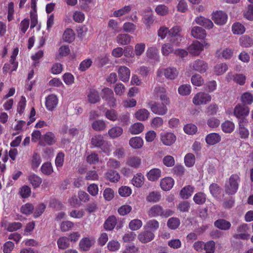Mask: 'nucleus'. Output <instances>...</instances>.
I'll return each instance as SVG.
<instances>
[{
  "label": "nucleus",
  "instance_id": "nucleus-1",
  "mask_svg": "<svg viewBox=\"0 0 253 253\" xmlns=\"http://www.w3.org/2000/svg\"><path fill=\"white\" fill-rule=\"evenodd\" d=\"M241 182L240 174H232L225 182L224 191L228 195H235L238 191Z\"/></svg>",
  "mask_w": 253,
  "mask_h": 253
},
{
  "label": "nucleus",
  "instance_id": "nucleus-2",
  "mask_svg": "<svg viewBox=\"0 0 253 253\" xmlns=\"http://www.w3.org/2000/svg\"><path fill=\"white\" fill-rule=\"evenodd\" d=\"M173 213L174 212L169 209L164 210L162 207L159 205L153 206L148 211V214L150 217L161 216L163 217H168L172 215Z\"/></svg>",
  "mask_w": 253,
  "mask_h": 253
},
{
  "label": "nucleus",
  "instance_id": "nucleus-3",
  "mask_svg": "<svg viewBox=\"0 0 253 253\" xmlns=\"http://www.w3.org/2000/svg\"><path fill=\"white\" fill-rule=\"evenodd\" d=\"M169 104V100H163L162 101L161 103L155 102L152 104H150V107L151 110L154 113L159 115H164L168 112L167 106Z\"/></svg>",
  "mask_w": 253,
  "mask_h": 253
},
{
  "label": "nucleus",
  "instance_id": "nucleus-4",
  "mask_svg": "<svg viewBox=\"0 0 253 253\" xmlns=\"http://www.w3.org/2000/svg\"><path fill=\"white\" fill-rule=\"evenodd\" d=\"M181 30L180 26H175L169 31V35L170 36V41L175 45H178L183 39L180 33Z\"/></svg>",
  "mask_w": 253,
  "mask_h": 253
},
{
  "label": "nucleus",
  "instance_id": "nucleus-5",
  "mask_svg": "<svg viewBox=\"0 0 253 253\" xmlns=\"http://www.w3.org/2000/svg\"><path fill=\"white\" fill-rule=\"evenodd\" d=\"M247 118H243L238 121V133L241 139H246L249 137L250 132L246 126L248 124Z\"/></svg>",
  "mask_w": 253,
  "mask_h": 253
},
{
  "label": "nucleus",
  "instance_id": "nucleus-6",
  "mask_svg": "<svg viewBox=\"0 0 253 253\" xmlns=\"http://www.w3.org/2000/svg\"><path fill=\"white\" fill-rule=\"evenodd\" d=\"M250 112L249 107L243 104H238L235 107L233 114L239 120L243 118H246Z\"/></svg>",
  "mask_w": 253,
  "mask_h": 253
},
{
  "label": "nucleus",
  "instance_id": "nucleus-7",
  "mask_svg": "<svg viewBox=\"0 0 253 253\" xmlns=\"http://www.w3.org/2000/svg\"><path fill=\"white\" fill-rule=\"evenodd\" d=\"M101 96L103 99L108 101L110 107L116 106V99L114 97V93L112 90L109 88H104L102 90Z\"/></svg>",
  "mask_w": 253,
  "mask_h": 253
},
{
  "label": "nucleus",
  "instance_id": "nucleus-8",
  "mask_svg": "<svg viewBox=\"0 0 253 253\" xmlns=\"http://www.w3.org/2000/svg\"><path fill=\"white\" fill-rule=\"evenodd\" d=\"M211 96L208 93L199 92L197 93L193 99V102L196 105L206 104L211 101Z\"/></svg>",
  "mask_w": 253,
  "mask_h": 253
},
{
  "label": "nucleus",
  "instance_id": "nucleus-9",
  "mask_svg": "<svg viewBox=\"0 0 253 253\" xmlns=\"http://www.w3.org/2000/svg\"><path fill=\"white\" fill-rule=\"evenodd\" d=\"M56 142V138L55 134L50 131L46 132L43 134L40 140L39 144L42 146L46 145L51 146Z\"/></svg>",
  "mask_w": 253,
  "mask_h": 253
},
{
  "label": "nucleus",
  "instance_id": "nucleus-10",
  "mask_svg": "<svg viewBox=\"0 0 253 253\" xmlns=\"http://www.w3.org/2000/svg\"><path fill=\"white\" fill-rule=\"evenodd\" d=\"M212 19L216 24L223 25L227 22V15L222 11H216L212 13Z\"/></svg>",
  "mask_w": 253,
  "mask_h": 253
},
{
  "label": "nucleus",
  "instance_id": "nucleus-11",
  "mask_svg": "<svg viewBox=\"0 0 253 253\" xmlns=\"http://www.w3.org/2000/svg\"><path fill=\"white\" fill-rule=\"evenodd\" d=\"M105 142L103 137L101 135H95L91 138V143L95 147L101 148L103 152L106 153H109L110 150L108 147H101L103 145Z\"/></svg>",
  "mask_w": 253,
  "mask_h": 253
},
{
  "label": "nucleus",
  "instance_id": "nucleus-12",
  "mask_svg": "<svg viewBox=\"0 0 253 253\" xmlns=\"http://www.w3.org/2000/svg\"><path fill=\"white\" fill-rule=\"evenodd\" d=\"M145 47V44L143 42L136 44L134 47V53H133L131 46H127V57L129 54H130V56H131L132 54V57H134L135 55L138 58L143 53Z\"/></svg>",
  "mask_w": 253,
  "mask_h": 253
},
{
  "label": "nucleus",
  "instance_id": "nucleus-13",
  "mask_svg": "<svg viewBox=\"0 0 253 253\" xmlns=\"http://www.w3.org/2000/svg\"><path fill=\"white\" fill-rule=\"evenodd\" d=\"M161 140L165 145L170 146L175 141L176 136L171 132L162 133Z\"/></svg>",
  "mask_w": 253,
  "mask_h": 253
},
{
  "label": "nucleus",
  "instance_id": "nucleus-14",
  "mask_svg": "<svg viewBox=\"0 0 253 253\" xmlns=\"http://www.w3.org/2000/svg\"><path fill=\"white\" fill-rule=\"evenodd\" d=\"M203 50V45L198 41H194L188 48V52L195 56L198 55Z\"/></svg>",
  "mask_w": 253,
  "mask_h": 253
},
{
  "label": "nucleus",
  "instance_id": "nucleus-15",
  "mask_svg": "<svg viewBox=\"0 0 253 253\" xmlns=\"http://www.w3.org/2000/svg\"><path fill=\"white\" fill-rule=\"evenodd\" d=\"M58 99L54 94L49 95L45 99V106L49 111L53 110L57 106Z\"/></svg>",
  "mask_w": 253,
  "mask_h": 253
},
{
  "label": "nucleus",
  "instance_id": "nucleus-16",
  "mask_svg": "<svg viewBox=\"0 0 253 253\" xmlns=\"http://www.w3.org/2000/svg\"><path fill=\"white\" fill-rule=\"evenodd\" d=\"M166 89L164 86H157L153 91V95L155 98L160 97L161 101L169 100L166 94Z\"/></svg>",
  "mask_w": 253,
  "mask_h": 253
},
{
  "label": "nucleus",
  "instance_id": "nucleus-17",
  "mask_svg": "<svg viewBox=\"0 0 253 253\" xmlns=\"http://www.w3.org/2000/svg\"><path fill=\"white\" fill-rule=\"evenodd\" d=\"M154 237L153 232L145 229L138 235V238L141 243H146L151 241Z\"/></svg>",
  "mask_w": 253,
  "mask_h": 253
},
{
  "label": "nucleus",
  "instance_id": "nucleus-18",
  "mask_svg": "<svg viewBox=\"0 0 253 253\" xmlns=\"http://www.w3.org/2000/svg\"><path fill=\"white\" fill-rule=\"evenodd\" d=\"M94 242L93 239L87 237L83 238L79 243L80 249L83 251H88L91 247L93 245Z\"/></svg>",
  "mask_w": 253,
  "mask_h": 253
},
{
  "label": "nucleus",
  "instance_id": "nucleus-19",
  "mask_svg": "<svg viewBox=\"0 0 253 253\" xmlns=\"http://www.w3.org/2000/svg\"><path fill=\"white\" fill-rule=\"evenodd\" d=\"M193 68L195 71L200 73H203L207 71L208 64L204 61L198 59L193 63Z\"/></svg>",
  "mask_w": 253,
  "mask_h": 253
},
{
  "label": "nucleus",
  "instance_id": "nucleus-20",
  "mask_svg": "<svg viewBox=\"0 0 253 253\" xmlns=\"http://www.w3.org/2000/svg\"><path fill=\"white\" fill-rule=\"evenodd\" d=\"M221 140L220 135L215 132L211 133L206 137V142L209 145H213Z\"/></svg>",
  "mask_w": 253,
  "mask_h": 253
},
{
  "label": "nucleus",
  "instance_id": "nucleus-21",
  "mask_svg": "<svg viewBox=\"0 0 253 253\" xmlns=\"http://www.w3.org/2000/svg\"><path fill=\"white\" fill-rule=\"evenodd\" d=\"M174 184V180L171 177H167L161 180L160 186L163 190L169 191L172 188Z\"/></svg>",
  "mask_w": 253,
  "mask_h": 253
},
{
  "label": "nucleus",
  "instance_id": "nucleus-22",
  "mask_svg": "<svg viewBox=\"0 0 253 253\" xmlns=\"http://www.w3.org/2000/svg\"><path fill=\"white\" fill-rule=\"evenodd\" d=\"M191 35L196 39H203L206 37L207 33L203 28L196 26L192 29Z\"/></svg>",
  "mask_w": 253,
  "mask_h": 253
},
{
  "label": "nucleus",
  "instance_id": "nucleus-23",
  "mask_svg": "<svg viewBox=\"0 0 253 253\" xmlns=\"http://www.w3.org/2000/svg\"><path fill=\"white\" fill-rule=\"evenodd\" d=\"M195 21L197 24L209 29H211L213 26V23L211 20L203 16L197 17Z\"/></svg>",
  "mask_w": 253,
  "mask_h": 253
},
{
  "label": "nucleus",
  "instance_id": "nucleus-24",
  "mask_svg": "<svg viewBox=\"0 0 253 253\" xmlns=\"http://www.w3.org/2000/svg\"><path fill=\"white\" fill-rule=\"evenodd\" d=\"M194 191V187L191 185H187L184 187L180 192V196L182 199H187L193 194Z\"/></svg>",
  "mask_w": 253,
  "mask_h": 253
},
{
  "label": "nucleus",
  "instance_id": "nucleus-25",
  "mask_svg": "<svg viewBox=\"0 0 253 253\" xmlns=\"http://www.w3.org/2000/svg\"><path fill=\"white\" fill-rule=\"evenodd\" d=\"M161 170L159 169H153L147 173V177L150 181H154L161 176Z\"/></svg>",
  "mask_w": 253,
  "mask_h": 253
},
{
  "label": "nucleus",
  "instance_id": "nucleus-26",
  "mask_svg": "<svg viewBox=\"0 0 253 253\" xmlns=\"http://www.w3.org/2000/svg\"><path fill=\"white\" fill-rule=\"evenodd\" d=\"M143 140L140 137H132L129 141V145L133 149L141 148L143 145Z\"/></svg>",
  "mask_w": 253,
  "mask_h": 253
},
{
  "label": "nucleus",
  "instance_id": "nucleus-27",
  "mask_svg": "<svg viewBox=\"0 0 253 253\" xmlns=\"http://www.w3.org/2000/svg\"><path fill=\"white\" fill-rule=\"evenodd\" d=\"M214 225L216 228L223 230H227L231 227L230 222L224 219H219L216 220Z\"/></svg>",
  "mask_w": 253,
  "mask_h": 253
},
{
  "label": "nucleus",
  "instance_id": "nucleus-28",
  "mask_svg": "<svg viewBox=\"0 0 253 253\" xmlns=\"http://www.w3.org/2000/svg\"><path fill=\"white\" fill-rule=\"evenodd\" d=\"M178 71L176 68L169 67L165 69V76L167 79L174 80L178 75Z\"/></svg>",
  "mask_w": 253,
  "mask_h": 253
},
{
  "label": "nucleus",
  "instance_id": "nucleus-29",
  "mask_svg": "<svg viewBox=\"0 0 253 253\" xmlns=\"http://www.w3.org/2000/svg\"><path fill=\"white\" fill-rule=\"evenodd\" d=\"M87 100L90 103L95 104L100 100V97L97 91L94 89L89 90L87 95Z\"/></svg>",
  "mask_w": 253,
  "mask_h": 253
},
{
  "label": "nucleus",
  "instance_id": "nucleus-30",
  "mask_svg": "<svg viewBox=\"0 0 253 253\" xmlns=\"http://www.w3.org/2000/svg\"><path fill=\"white\" fill-rule=\"evenodd\" d=\"M222 130L226 133H230L235 128V125L233 122L227 120L222 123L221 125Z\"/></svg>",
  "mask_w": 253,
  "mask_h": 253
},
{
  "label": "nucleus",
  "instance_id": "nucleus-31",
  "mask_svg": "<svg viewBox=\"0 0 253 253\" xmlns=\"http://www.w3.org/2000/svg\"><path fill=\"white\" fill-rule=\"evenodd\" d=\"M28 179L34 188L39 187L42 182V178L35 174L30 175Z\"/></svg>",
  "mask_w": 253,
  "mask_h": 253
},
{
  "label": "nucleus",
  "instance_id": "nucleus-32",
  "mask_svg": "<svg viewBox=\"0 0 253 253\" xmlns=\"http://www.w3.org/2000/svg\"><path fill=\"white\" fill-rule=\"evenodd\" d=\"M57 244L59 249L66 250L70 246L69 239L65 236L60 237L57 240Z\"/></svg>",
  "mask_w": 253,
  "mask_h": 253
},
{
  "label": "nucleus",
  "instance_id": "nucleus-33",
  "mask_svg": "<svg viewBox=\"0 0 253 253\" xmlns=\"http://www.w3.org/2000/svg\"><path fill=\"white\" fill-rule=\"evenodd\" d=\"M149 114V111L146 109H141L135 113V117L138 120L144 121L148 119Z\"/></svg>",
  "mask_w": 253,
  "mask_h": 253
},
{
  "label": "nucleus",
  "instance_id": "nucleus-34",
  "mask_svg": "<svg viewBox=\"0 0 253 253\" xmlns=\"http://www.w3.org/2000/svg\"><path fill=\"white\" fill-rule=\"evenodd\" d=\"M245 30L244 26L239 22H235L232 26V31L234 34L242 35L245 33Z\"/></svg>",
  "mask_w": 253,
  "mask_h": 253
},
{
  "label": "nucleus",
  "instance_id": "nucleus-35",
  "mask_svg": "<svg viewBox=\"0 0 253 253\" xmlns=\"http://www.w3.org/2000/svg\"><path fill=\"white\" fill-rule=\"evenodd\" d=\"M228 77L231 80H233L234 82L240 85H243L245 83L246 77L242 74H235L229 73Z\"/></svg>",
  "mask_w": 253,
  "mask_h": 253
},
{
  "label": "nucleus",
  "instance_id": "nucleus-36",
  "mask_svg": "<svg viewBox=\"0 0 253 253\" xmlns=\"http://www.w3.org/2000/svg\"><path fill=\"white\" fill-rule=\"evenodd\" d=\"M206 195L201 192H198L193 197V201L197 205H203L206 201Z\"/></svg>",
  "mask_w": 253,
  "mask_h": 253
},
{
  "label": "nucleus",
  "instance_id": "nucleus-37",
  "mask_svg": "<svg viewBox=\"0 0 253 253\" xmlns=\"http://www.w3.org/2000/svg\"><path fill=\"white\" fill-rule=\"evenodd\" d=\"M144 177L141 173H138L134 176L132 179V184L137 187H141L144 183Z\"/></svg>",
  "mask_w": 253,
  "mask_h": 253
},
{
  "label": "nucleus",
  "instance_id": "nucleus-38",
  "mask_svg": "<svg viewBox=\"0 0 253 253\" xmlns=\"http://www.w3.org/2000/svg\"><path fill=\"white\" fill-rule=\"evenodd\" d=\"M241 100L242 104L245 106L251 105L253 103V95L250 92H245L241 95Z\"/></svg>",
  "mask_w": 253,
  "mask_h": 253
},
{
  "label": "nucleus",
  "instance_id": "nucleus-39",
  "mask_svg": "<svg viewBox=\"0 0 253 253\" xmlns=\"http://www.w3.org/2000/svg\"><path fill=\"white\" fill-rule=\"evenodd\" d=\"M42 162V160L40 154L34 152L31 159V164L32 168L33 169L39 167Z\"/></svg>",
  "mask_w": 253,
  "mask_h": 253
},
{
  "label": "nucleus",
  "instance_id": "nucleus-40",
  "mask_svg": "<svg viewBox=\"0 0 253 253\" xmlns=\"http://www.w3.org/2000/svg\"><path fill=\"white\" fill-rule=\"evenodd\" d=\"M144 128V126L141 123H136L130 126L129 131L132 134H137L141 132Z\"/></svg>",
  "mask_w": 253,
  "mask_h": 253
},
{
  "label": "nucleus",
  "instance_id": "nucleus-41",
  "mask_svg": "<svg viewBox=\"0 0 253 253\" xmlns=\"http://www.w3.org/2000/svg\"><path fill=\"white\" fill-rule=\"evenodd\" d=\"M141 164V159L137 156H132L127 159V165L129 166L138 168L140 167Z\"/></svg>",
  "mask_w": 253,
  "mask_h": 253
},
{
  "label": "nucleus",
  "instance_id": "nucleus-42",
  "mask_svg": "<svg viewBox=\"0 0 253 253\" xmlns=\"http://www.w3.org/2000/svg\"><path fill=\"white\" fill-rule=\"evenodd\" d=\"M159 227V223L156 219L149 220L144 226V229H150L152 232L156 231Z\"/></svg>",
  "mask_w": 253,
  "mask_h": 253
},
{
  "label": "nucleus",
  "instance_id": "nucleus-43",
  "mask_svg": "<svg viewBox=\"0 0 253 253\" xmlns=\"http://www.w3.org/2000/svg\"><path fill=\"white\" fill-rule=\"evenodd\" d=\"M239 42L240 45L245 47H249L253 45V39L248 36L241 37Z\"/></svg>",
  "mask_w": 253,
  "mask_h": 253
},
{
  "label": "nucleus",
  "instance_id": "nucleus-44",
  "mask_svg": "<svg viewBox=\"0 0 253 253\" xmlns=\"http://www.w3.org/2000/svg\"><path fill=\"white\" fill-rule=\"evenodd\" d=\"M63 40L68 42H71L75 39V34L73 30L71 29H66L63 35Z\"/></svg>",
  "mask_w": 253,
  "mask_h": 253
},
{
  "label": "nucleus",
  "instance_id": "nucleus-45",
  "mask_svg": "<svg viewBox=\"0 0 253 253\" xmlns=\"http://www.w3.org/2000/svg\"><path fill=\"white\" fill-rule=\"evenodd\" d=\"M116 220V218L114 216L109 217L104 223V228L106 230H112L115 227Z\"/></svg>",
  "mask_w": 253,
  "mask_h": 253
},
{
  "label": "nucleus",
  "instance_id": "nucleus-46",
  "mask_svg": "<svg viewBox=\"0 0 253 253\" xmlns=\"http://www.w3.org/2000/svg\"><path fill=\"white\" fill-rule=\"evenodd\" d=\"M228 70V66L225 63H220L214 66V72L217 75L219 76L224 73Z\"/></svg>",
  "mask_w": 253,
  "mask_h": 253
},
{
  "label": "nucleus",
  "instance_id": "nucleus-47",
  "mask_svg": "<svg viewBox=\"0 0 253 253\" xmlns=\"http://www.w3.org/2000/svg\"><path fill=\"white\" fill-rule=\"evenodd\" d=\"M42 172L46 175H50L53 169L51 164L50 162L44 163L41 168Z\"/></svg>",
  "mask_w": 253,
  "mask_h": 253
},
{
  "label": "nucleus",
  "instance_id": "nucleus-48",
  "mask_svg": "<svg viewBox=\"0 0 253 253\" xmlns=\"http://www.w3.org/2000/svg\"><path fill=\"white\" fill-rule=\"evenodd\" d=\"M184 163L186 167L190 168L195 163V157L192 153H188L184 157Z\"/></svg>",
  "mask_w": 253,
  "mask_h": 253
},
{
  "label": "nucleus",
  "instance_id": "nucleus-49",
  "mask_svg": "<svg viewBox=\"0 0 253 253\" xmlns=\"http://www.w3.org/2000/svg\"><path fill=\"white\" fill-rule=\"evenodd\" d=\"M86 161L90 165H95L100 162L98 154L94 152H92L88 155L86 157Z\"/></svg>",
  "mask_w": 253,
  "mask_h": 253
},
{
  "label": "nucleus",
  "instance_id": "nucleus-50",
  "mask_svg": "<svg viewBox=\"0 0 253 253\" xmlns=\"http://www.w3.org/2000/svg\"><path fill=\"white\" fill-rule=\"evenodd\" d=\"M106 125L102 120H96L92 124V128L96 131H101L106 128Z\"/></svg>",
  "mask_w": 253,
  "mask_h": 253
},
{
  "label": "nucleus",
  "instance_id": "nucleus-51",
  "mask_svg": "<svg viewBox=\"0 0 253 253\" xmlns=\"http://www.w3.org/2000/svg\"><path fill=\"white\" fill-rule=\"evenodd\" d=\"M158 50L156 46L149 47L146 51L147 57L151 59H154L157 56Z\"/></svg>",
  "mask_w": 253,
  "mask_h": 253
},
{
  "label": "nucleus",
  "instance_id": "nucleus-52",
  "mask_svg": "<svg viewBox=\"0 0 253 253\" xmlns=\"http://www.w3.org/2000/svg\"><path fill=\"white\" fill-rule=\"evenodd\" d=\"M122 132L123 129L119 126L113 127L108 131V134L112 138H116L120 136Z\"/></svg>",
  "mask_w": 253,
  "mask_h": 253
},
{
  "label": "nucleus",
  "instance_id": "nucleus-53",
  "mask_svg": "<svg viewBox=\"0 0 253 253\" xmlns=\"http://www.w3.org/2000/svg\"><path fill=\"white\" fill-rule=\"evenodd\" d=\"M161 195L158 192H150L146 197V200L149 202L156 203L159 201Z\"/></svg>",
  "mask_w": 253,
  "mask_h": 253
},
{
  "label": "nucleus",
  "instance_id": "nucleus-54",
  "mask_svg": "<svg viewBox=\"0 0 253 253\" xmlns=\"http://www.w3.org/2000/svg\"><path fill=\"white\" fill-rule=\"evenodd\" d=\"M180 222L179 219L176 217L170 218L167 222L168 226L171 229H176L180 225Z\"/></svg>",
  "mask_w": 253,
  "mask_h": 253
},
{
  "label": "nucleus",
  "instance_id": "nucleus-55",
  "mask_svg": "<svg viewBox=\"0 0 253 253\" xmlns=\"http://www.w3.org/2000/svg\"><path fill=\"white\" fill-rule=\"evenodd\" d=\"M183 129L186 133L192 135L197 131V127L194 124H188L184 126Z\"/></svg>",
  "mask_w": 253,
  "mask_h": 253
},
{
  "label": "nucleus",
  "instance_id": "nucleus-56",
  "mask_svg": "<svg viewBox=\"0 0 253 253\" xmlns=\"http://www.w3.org/2000/svg\"><path fill=\"white\" fill-rule=\"evenodd\" d=\"M162 53L164 56H168L173 51V46L169 43L164 44L162 46Z\"/></svg>",
  "mask_w": 253,
  "mask_h": 253
},
{
  "label": "nucleus",
  "instance_id": "nucleus-57",
  "mask_svg": "<svg viewBox=\"0 0 253 253\" xmlns=\"http://www.w3.org/2000/svg\"><path fill=\"white\" fill-rule=\"evenodd\" d=\"M204 249L206 253H214L215 251V243L213 241H209L204 244Z\"/></svg>",
  "mask_w": 253,
  "mask_h": 253
},
{
  "label": "nucleus",
  "instance_id": "nucleus-58",
  "mask_svg": "<svg viewBox=\"0 0 253 253\" xmlns=\"http://www.w3.org/2000/svg\"><path fill=\"white\" fill-rule=\"evenodd\" d=\"M178 93L182 95H188L191 93V86L189 84H183L178 89Z\"/></svg>",
  "mask_w": 253,
  "mask_h": 253
},
{
  "label": "nucleus",
  "instance_id": "nucleus-59",
  "mask_svg": "<svg viewBox=\"0 0 253 253\" xmlns=\"http://www.w3.org/2000/svg\"><path fill=\"white\" fill-rule=\"evenodd\" d=\"M191 82L194 85L200 86L203 84L204 80L201 75L196 74L191 77Z\"/></svg>",
  "mask_w": 253,
  "mask_h": 253
},
{
  "label": "nucleus",
  "instance_id": "nucleus-60",
  "mask_svg": "<svg viewBox=\"0 0 253 253\" xmlns=\"http://www.w3.org/2000/svg\"><path fill=\"white\" fill-rule=\"evenodd\" d=\"M210 191L213 197H217L220 193V187L216 183H212L209 187Z\"/></svg>",
  "mask_w": 253,
  "mask_h": 253
},
{
  "label": "nucleus",
  "instance_id": "nucleus-61",
  "mask_svg": "<svg viewBox=\"0 0 253 253\" xmlns=\"http://www.w3.org/2000/svg\"><path fill=\"white\" fill-rule=\"evenodd\" d=\"M142 225L141 220L137 219L131 220L129 223V227L132 230H137Z\"/></svg>",
  "mask_w": 253,
  "mask_h": 253
},
{
  "label": "nucleus",
  "instance_id": "nucleus-62",
  "mask_svg": "<svg viewBox=\"0 0 253 253\" xmlns=\"http://www.w3.org/2000/svg\"><path fill=\"white\" fill-rule=\"evenodd\" d=\"M99 178L98 174L95 170L88 171L85 177L86 180H97Z\"/></svg>",
  "mask_w": 253,
  "mask_h": 253
},
{
  "label": "nucleus",
  "instance_id": "nucleus-63",
  "mask_svg": "<svg viewBox=\"0 0 253 253\" xmlns=\"http://www.w3.org/2000/svg\"><path fill=\"white\" fill-rule=\"evenodd\" d=\"M26 98L22 96L20 100L18 102L17 108V111L19 114H22L24 112L26 106Z\"/></svg>",
  "mask_w": 253,
  "mask_h": 253
},
{
  "label": "nucleus",
  "instance_id": "nucleus-64",
  "mask_svg": "<svg viewBox=\"0 0 253 253\" xmlns=\"http://www.w3.org/2000/svg\"><path fill=\"white\" fill-rule=\"evenodd\" d=\"M34 210V206L32 204L30 203H27L24 205H23L21 208V212L25 214H31Z\"/></svg>",
  "mask_w": 253,
  "mask_h": 253
}]
</instances>
